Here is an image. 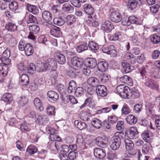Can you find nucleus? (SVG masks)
<instances>
[{
  "label": "nucleus",
  "instance_id": "obj_1",
  "mask_svg": "<svg viewBox=\"0 0 160 160\" xmlns=\"http://www.w3.org/2000/svg\"><path fill=\"white\" fill-rule=\"evenodd\" d=\"M117 134V133L115 134L110 142V147L113 150H116L119 149L121 143L120 137L118 135H116Z\"/></svg>",
  "mask_w": 160,
  "mask_h": 160
},
{
  "label": "nucleus",
  "instance_id": "obj_2",
  "mask_svg": "<svg viewBox=\"0 0 160 160\" xmlns=\"http://www.w3.org/2000/svg\"><path fill=\"white\" fill-rule=\"evenodd\" d=\"M129 88L123 85L118 86L116 88V90L118 94L122 98H127L128 93L129 92Z\"/></svg>",
  "mask_w": 160,
  "mask_h": 160
},
{
  "label": "nucleus",
  "instance_id": "obj_3",
  "mask_svg": "<svg viewBox=\"0 0 160 160\" xmlns=\"http://www.w3.org/2000/svg\"><path fill=\"white\" fill-rule=\"evenodd\" d=\"M102 49L103 53L109 54L111 57H114L117 55V52L113 45L103 46Z\"/></svg>",
  "mask_w": 160,
  "mask_h": 160
},
{
  "label": "nucleus",
  "instance_id": "obj_4",
  "mask_svg": "<svg viewBox=\"0 0 160 160\" xmlns=\"http://www.w3.org/2000/svg\"><path fill=\"white\" fill-rule=\"evenodd\" d=\"M138 132L135 127H131L127 132L126 134L128 137L131 139L137 138L138 137Z\"/></svg>",
  "mask_w": 160,
  "mask_h": 160
},
{
  "label": "nucleus",
  "instance_id": "obj_5",
  "mask_svg": "<svg viewBox=\"0 0 160 160\" xmlns=\"http://www.w3.org/2000/svg\"><path fill=\"white\" fill-rule=\"evenodd\" d=\"M114 28L113 25L109 20L106 21L101 26V29L107 32H109Z\"/></svg>",
  "mask_w": 160,
  "mask_h": 160
},
{
  "label": "nucleus",
  "instance_id": "obj_6",
  "mask_svg": "<svg viewBox=\"0 0 160 160\" xmlns=\"http://www.w3.org/2000/svg\"><path fill=\"white\" fill-rule=\"evenodd\" d=\"M110 18L111 21L115 22H120L122 18L121 14L116 11L111 12Z\"/></svg>",
  "mask_w": 160,
  "mask_h": 160
},
{
  "label": "nucleus",
  "instance_id": "obj_7",
  "mask_svg": "<svg viewBox=\"0 0 160 160\" xmlns=\"http://www.w3.org/2000/svg\"><path fill=\"white\" fill-rule=\"evenodd\" d=\"M95 74L98 76L100 80L103 83H105L108 82L109 78L108 74L99 71H96Z\"/></svg>",
  "mask_w": 160,
  "mask_h": 160
},
{
  "label": "nucleus",
  "instance_id": "obj_8",
  "mask_svg": "<svg viewBox=\"0 0 160 160\" xmlns=\"http://www.w3.org/2000/svg\"><path fill=\"white\" fill-rule=\"evenodd\" d=\"M96 143L98 146L102 148H104L107 145V140L105 137H98L96 139Z\"/></svg>",
  "mask_w": 160,
  "mask_h": 160
},
{
  "label": "nucleus",
  "instance_id": "obj_9",
  "mask_svg": "<svg viewBox=\"0 0 160 160\" xmlns=\"http://www.w3.org/2000/svg\"><path fill=\"white\" fill-rule=\"evenodd\" d=\"M47 95L48 100L51 102H54L59 98L58 94L53 91H48Z\"/></svg>",
  "mask_w": 160,
  "mask_h": 160
},
{
  "label": "nucleus",
  "instance_id": "obj_10",
  "mask_svg": "<svg viewBox=\"0 0 160 160\" xmlns=\"http://www.w3.org/2000/svg\"><path fill=\"white\" fill-rule=\"evenodd\" d=\"M96 92L98 95L104 97L107 95V88L104 85L98 86L96 88Z\"/></svg>",
  "mask_w": 160,
  "mask_h": 160
},
{
  "label": "nucleus",
  "instance_id": "obj_11",
  "mask_svg": "<svg viewBox=\"0 0 160 160\" xmlns=\"http://www.w3.org/2000/svg\"><path fill=\"white\" fill-rule=\"evenodd\" d=\"M55 57L57 62L60 64H63L66 62V58L63 54L59 52H56Z\"/></svg>",
  "mask_w": 160,
  "mask_h": 160
},
{
  "label": "nucleus",
  "instance_id": "obj_12",
  "mask_svg": "<svg viewBox=\"0 0 160 160\" xmlns=\"http://www.w3.org/2000/svg\"><path fill=\"white\" fill-rule=\"evenodd\" d=\"M44 63L47 70L50 69L52 68H56L57 65L56 62L51 58H48Z\"/></svg>",
  "mask_w": 160,
  "mask_h": 160
},
{
  "label": "nucleus",
  "instance_id": "obj_13",
  "mask_svg": "<svg viewBox=\"0 0 160 160\" xmlns=\"http://www.w3.org/2000/svg\"><path fill=\"white\" fill-rule=\"evenodd\" d=\"M93 153L95 157L99 159H102L106 155L104 150L101 148H95Z\"/></svg>",
  "mask_w": 160,
  "mask_h": 160
},
{
  "label": "nucleus",
  "instance_id": "obj_14",
  "mask_svg": "<svg viewBox=\"0 0 160 160\" xmlns=\"http://www.w3.org/2000/svg\"><path fill=\"white\" fill-rule=\"evenodd\" d=\"M50 33L51 35L55 37H59L61 34V32L59 28L54 25L51 27Z\"/></svg>",
  "mask_w": 160,
  "mask_h": 160
},
{
  "label": "nucleus",
  "instance_id": "obj_15",
  "mask_svg": "<svg viewBox=\"0 0 160 160\" xmlns=\"http://www.w3.org/2000/svg\"><path fill=\"white\" fill-rule=\"evenodd\" d=\"M72 65L77 67H80L83 65L82 60L77 57H74L71 59Z\"/></svg>",
  "mask_w": 160,
  "mask_h": 160
},
{
  "label": "nucleus",
  "instance_id": "obj_16",
  "mask_svg": "<svg viewBox=\"0 0 160 160\" xmlns=\"http://www.w3.org/2000/svg\"><path fill=\"white\" fill-rule=\"evenodd\" d=\"M6 29L8 31L14 32L17 30V27L14 22H9L5 26Z\"/></svg>",
  "mask_w": 160,
  "mask_h": 160
},
{
  "label": "nucleus",
  "instance_id": "obj_17",
  "mask_svg": "<svg viewBox=\"0 0 160 160\" xmlns=\"http://www.w3.org/2000/svg\"><path fill=\"white\" fill-rule=\"evenodd\" d=\"M24 50L25 54L28 56L32 55L34 52L33 47L29 43H26Z\"/></svg>",
  "mask_w": 160,
  "mask_h": 160
},
{
  "label": "nucleus",
  "instance_id": "obj_18",
  "mask_svg": "<svg viewBox=\"0 0 160 160\" xmlns=\"http://www.w3.org/2000/svg\"><path fill=\"white\" fill-rule=\"evenodd\" d=\"M129 92L128 93L127 98H137L139 97V93L137 89H134L130 91V89L128 90Z\"/></svg>",
  "mask_w": 160,
  "mask_h": 160
},
{
  "label": "nucleus",
  "instance_id": "obj_19",
  "mask_svg": "<svg viewBox=\"0 0 160 160\" xmlns=\"http://www.w3.org/2000/svg\"><path fill=\"white\" fill-rule=\"evenodd\" d=\"M120 80L122 82L125 83L129 86H132V79L127 75H124L119 78Z\"/></svg>",
  "mask_w": 160,
  "mask_h": 160
},
{
  "label": "nucleus",
  "instance_id": "obj_20",
  "mask_svg": "<svg viewBox=\"0 0 160 160\" xmlns=\"http://www.w3.org/2000/svg\"><path fill=\"white\" fill-rule=\"evenodd\" d=\"M98 70L100 72H105L108 68V64L106 62L102 61L99 62L98 64Z\"/></svg>",
  "mask_w": 160,
  "mask_h": 160
},
{
  "label": "nucleus",
  "instance_id": "obj_21",
  "mask_svg": "<svg viewBox=\"0 0 160 160\" xmlns=\"http://www.w3.org/2000/svg\"><path fill=\"white\" fill-rule=\"evenodd\" d=\"M26 6L29 12L34 14H36L38 13L39 10L36 6L27 3Z\"/></svg>",
  "mask_w": 160,
  "mask_h": 160
},
{
  "label": "nucleus",
  "instance_id": "obj_22",
  "mask_svg": "<svg viewBox=\"0 0 160 160\" xmlns=\"http://www.w3.org/2000/svg\"><path fill=\"white\" fill-rule=\"evenodd\" d=\"M36 66V70L38 72H45L47 70L45 63H42L40 61H37Z\"/></svg>",
  "mask_w": 160,
  "mask_h": 160
},
{
  "label": "nucleus",
  "instance_id": "obj_23",
  "mask_svg": "<svg viewBox=\"0 0 160 160\" xmlns=\"http://www.w3.org/2000/svg\"><path fill=\"white\" fill-rule=\"evenodd\" d=\"M20 81L22 86H27L29 83V78L26 74H23L20 77Z\"/></svg>",
  "mask_w": 160,
  "mask_h": 160
},
{
  "label": "nucleus",
  "instance_id": "obj_24",
  "mask_svg": "<svg viewBox=\"0 0 160 160\" xmlns=\"http://www.w3.org/2000/svg\"><path fill=\"white\" fill-rule=\"evenodd\" d=\"M145 84L146 86L153 89H157L158 88V86L156 84L155 82L152 79H147Z\"/></svg>",
  "mask_w": 160,
  "mask_h": 160
},
{
  "label": "nucleus",
  "instance_id": "obj_25",
  "mask_svg": "<svg viewBox=\"0 0 160 160\" xmlns=\"http://www.w3.org/2000/svg\"><path fill=\"white\" fill-rule=\"evenodd\" d=\"M42 16L43 20L46 21L47 23L48 22V24H49V22L52 18L51 14L48 11H43L42 12Z\"/></svg>",
  "mask_w": 160,
  "mask_h": 160
},
{
  "label": "nucleus",
  "instance_id": "obj_26",
  "mask_svg": "<svg viewBox=\"0 0 160 160\" xmlns=\"http://www.w3.org/2000/svg\"><path fill=\"white\" fill-rule=\"evenodd\" d=\"M138 4L139 5H142L139 4V1L138 0H129L127 6L128 8L132 10L136 8Z\"/></svg>",
  "mask_w": 160,
  "mask_h": 160
},
{
  "label": "nucleus",
  "instance_id": "obj_27",
  "mask_svg": "<svg viewBox=\"0 0 160 160\" xmlns=\"http://www.w3.org/2000/svg\"><path fill=\"white\" fill-rule=\"evenodd\" d=\"M35 106L37 109L39 110L40 111H43L44 108L42 106V103L39 98H36L33 101Z\"/></svg>",
  "mask_w": 160,
  "mask_h": 160
},
{
  "label": "nucleus",
  "instance_id": "obj_28",
  "mask_svg": "<svg viewBox=\"0 0 160 160\" xmlns=\"http://www.w3.org/2000/svg\"><path fill=\"white\" fill-rule=\"evenodd\" d=\"M153 136V133L149 130L145 131L142 134L143 139L146 142H149V139Z\"/></svg>",
  "mask_w": 160,
  "mask_h": 160
},
{
  "label": "nucleus",
  "instance_id": "obj_29",
  "mask_svg": "<svg viewBox=\"0 0 160 160\" xmlns=\"http://www.w3.org/2000/svg\"><path fill=\"white\" fill-rule=\"evenodd\" d=\"M86 65L91 68H93L96 67L97 62L96 60L93 58H89L86 62Z\"/></svg>",
  "mask_w": 160,
  "mask_h": 160
},
{
  "label": "nucleus",
  "instance_id": "obj_30",
  "mask_svg": "<svg viewBox=\"0 0 160 160\" xmlns=\"http://www.w3.org/2000/svg\"><path fill=\"white\" fill-rule=\"evenodd\" d=\"M126 119L127 122L129 124H134L137 121V118L132 114H129L127 116Z\"/></svg>",
  "mask_w": 160,
  "mask_h": 160
},
{
  "label": "nucleus",
  "instance_id": "obj_31",
  "mask_svg": "<svg viewBox=\"0 0 160 160\" xmlns=\"http://www.w3.org/2000/svg\"><path fill=\"white\" fill-rule=\"evenodd\" d=\"M88 84L93 87H96L98 84L99 81L96 78L94 77H91L87 80Z\"/></svg>",
  "mask_w": 160,
  "mask_h": 160
},
{
  "label": "nucleus",
  "instance_id": "obj_32",
  "mask_svg": "<svg viewBox=\"0 0 160 160\" xmlns=\"http://www.w3.org/2000/svg\"><path fill=\"white\" fill-rule=\"evenodd\" d=\"M85 12L88 15H92L94 12V10L92 6L88 4H85L83 6Z\"/></svg>",
  "mask_w": 160,
  "mask_h": 160
},
{
  "label": "nucleus",
  "instance_id": "obj_33",
  "mask_svg": "<svg viewBox=\"0 0 160 160\" xmlns=\"http://www.w3.org/2000/svg\"><path fill=\"white\" fill-rule=\"evenodd\" d=\"M88 47L92 52H96L99 48L98 45L93 41L89 42Z\"/></svg>",
  "mask_w": 160,
  "mask_h": 160
},
{
  "label": "nucleus",
  "instance_id": "obj_34",
  "mask_svg": "<svg viewBox=\"0 0 160 160\" xmlns=\"http://www.w3.org/2000/svg\"><path fill=\"white\" fill-rule=\"evenodd\" d=\"M28 101V99L27 97L23 96L20 97L18 101V103L19 106H23L27 103Z\"/></svg>",
  "mask_w": 160,
  "mask_h": 160
},
{
  "label": "nucleus",
  "instance_id": "obj_35",
  "mask_svg": "<svg viewBox=\"0 0 160 160\" xmlns=\"http://www.w3.org/2000/svg\"><path fill=\"white\" fill-rule=\"evenodd\" d=\"M74 124L80 130L85 129L87 127L86 124L83 122H79L76 120L74 121Z\"/></svg>",
  "mask_w": 160,
  "mask_h": 160
},
{
  "label": "nucleus",
  "instance_id": "obj_36",
  "mask_svg": "<svg viewBox=\"0 0 160 160\" xmlns=\"http://www.w3.org/2000/svg\"><path fill=\"white\" fill-rule=\"evenodd\" d=\"M11 62V60L8 58H0V64L2 67L3 66H8L9 65Z\"/></svg>",
  "mask_w": 160,
  "mask_h": 160
},
{
  "label": "nucleus",
  "instance_id": "obj_37",
  "mask_svg": "<svg viewBox=\"0 0 160 160\" xmlns=\"http://www.w3.org/2000/svg\"><path fill=\"white\" fill-rule=\"evenodd\" d=\"M55 108L53 106L48 105L46 108V111L47 114L49 116L54 115H55Z\"/></svg>",
  "mask_w": 160,
  "mask_h": 160
},
{
  "label": "nucleus",
  "instance_id": "obj_38",
  "mask_svg": "<svg viewBox=\"0 0 160 160\" xmlns=\"http://www.w3.org/2000/svg\"><path fill=\"white\" fill-rule=\"evenodd\" d=\"M37 121L40 124H44L47 123L48 119L46 115H41L38 116Z\"/></svg>",
  "mask_w": 160,
  "mask_h": 160
},
{
  "label": "nucleus",
  "instance_id": "obj_39",
  "mask_svg": "<svg viewBox=\"0 0 160 160\" xmlns=\"http://www.w3.org/2000/svg\"><path fill=\"white\" fill-rule=\"evenodd\" d=\"M62 9L63 11L67 13H71L73 11V8L69 3H66L63 5Z\"/></svg>",
  "mask_w": 160,
  "mask_h": 160
},
{
  "label": "nucleus",
  "instance_id": "obj_40",
  "mask_svg": "<svg viewBox=\"0 0 160 160\" xmlns=\"http://www.w3.org/2000/svg\"><path fill=\"white\" fill-rule=\"evenodd\" d=\"M37 150L38 149L36 147L31 145L28 147L26 151L28 154L32 155L36 152Z\"/></svg>",
  "mask_w": 160,
  "mask_h": 160
},
{
  "label": "nucleus",
  "instance_id": "obj_41",
  "mask_svg": "<svg viewBox=\"0 0 160 160\" xmlns=\"http://www.w3.org/2000/svg\"><path fill=\"white\" fill-rule=\"evenodd\" d=\"M76 84L74 81H71L69 83L68 91L69 93H72L75 90L76 87Z\"/></svg>",
  "mask_w": 160,
  "mask_h": 160
},
{
  "label": "nucleus",
  "instance_id": "obj_42",
  "mask_svg": "<svg viewBox=\"0 0 160 160\" xmlns=\"http://www.w3.org/2000/svg\"><path fill=\"white\" fill-rule=\"evenodd\" d=\"M30 32L33 34H36L38 33L39 31V27L38 25H32L29 27Z\"/></svg>",
  "mask_w": 160,
  "mask_h": 160
},
{
  "label": "nucleus",
  "instance_id": "obj_43",
  "mask_svg": "<svg viewBox=\"0 0 160 160\" xmlns=\"http://www.w3.org/2000/svg\"><path fill=\"white\" fill-rule=\"evenodd\" d=\"M9 7L11 10L15 11L18 9V5L17 2L14 0L10 3Z\"/></svg>",
  "mask_w": 160,
  "mask_h": 160
},
{
  "label": "nucleus",
  "instance_id": "obj_44",
  "mask_svg": "<svg viewBox=\"0 0 160 160\" xmlns=\"http://www.w3.org/2000/svg\"><path fill=\"white\" fill-rule=\"evenodd\" d=\"M90 117L89 113L87 112H82L79 114L80 118L84 121H87Z\"/></svg>",
  "mask_w": 160,
  "mask_h": 160
},
{
  "label": "nucleus",
  "instance_id": "obj_45",
  "mask_svg": "<svg viewBox=\"0 0 160 160\" xmlns=\"http://www.w3.org/2000/svg\"><path fill=\"white\" fill-rule=\"evenodd\" d=\"M53 22L54 24L58 26H62L65 23L64 21L60 17L54 18L53 19Z\"/></svg>",
  "mask_w": 160,
  "mask_h": 160
},
{
  "label": "nucleus",
  "instance_id": "obj_46",
  "mask_svg": "<svg viewBox=\"0 0 160 160\" xmlns=\"http://www.w3.org/2000/svg\"><path fill=\"white\" fill-rule=\"evenodd\" d=\"M2 99L5 102H9L12 100V95L10 93H6L3 95Z\"/></svg>",
  "mask_w": 160,
  "mask_h": 160
},
{
  "label": "nucleus",
  "instance_id": "obj_47",
  "mask_svg": "<svg viewBox=\"0 0 160 160\" xmlns=\"http://www.w3.org/2000/svg\"><path fill=\"white\" fill-rule=\"evenodd\" d=\"M28 70L29 73L33 74L36 70V66L33 63H31L28 67Z\"/></svg>",
  "mask_w": 160,
  "mask_h": 160
},
{
  "label": "nucleus",
  "instance_id": "obj_48",
  "mask_svg": "<svg viewBox=\"0 0 160 160\" xmlns=\"http://www.w3.org/2000/svg\"><path fill=\"white\" fill-rule=\"evenodd\" d=\"M92 125L96 128L99 129L101 126V122L98 119H95L92 122Z\"/></svg>",
  "mask_w": 160,
  "mask_h": 160
},
{
  "label": "nucleus",
  "instance_id": "obj_49",
  "mask_svg": "<svg viewBox=\"0 0 160 160\" xmlns=\"http://www.w3.org/2000/svg\"><path fill=\"white\" fill-rule=\"evenodd\" d=\"M151 41L154 44H158L160 42V37L154 34L151 36Z\"/></svg>",
  "mask_w": 160,
  "mask_h": 160
},
{
  "label": "nucleus",
  "instance_id": "obj_50",
  "mask_svg": "<svg viewBox=\"0 0 160 160\" xmlns=\"http://www.w3.org/2000/svg\"><path fill=\"white\" fill-rule=\"evenodd\" d=\"M84 89L82 87H78L75 92V93L77 97H79L84 94Z\"/></svg>",
  "mask_w": 160,
  "mask_h": 160
},
{
  "label": "nucleus",
  "instance_id": "obj_51",
  "mask_svg": "<svg viewBox=\"0 0 160 160\" xmlns=\"http://www.w3.org/2000/svg\"><path fill=\"white\" fill-rule=\"evenodd\" d=\"M66 20V23L69 25H71L72 22H75L76 20L74 16L72 15H69L67 16Z\"/></svg>",
  "mask_w": 160,
  "mask_h": 160
},
{
  "label": "nucleus",
  "instance_id": "obj_52",
  "mask_svg": "<svg viewBox=\"0 0 160 160\" xmlns=\"http://www.w3.org/2000/svg\"><path fill=\"white\" fill-rule=\"evenodd\" d=\"M126 149H128L129 148H132L134 146V144L128 138H125L124 140Z\"/></svg>",
  "mask_w": 160,
  "mask_h": 160
},
{
  "label": "nucleus",
  "instance_id": "obj_53",
  "mask_svg": "<svg viewBox=\"0 0 160 160\" xmlns=\"http://www.w3.org/2000/svg\"><path fill=\"white\" fill-rule=\"evenodd\" d=\"M126 149V153L128 157H130L136 154V152L133 148V147L129 148L128 149Z\"/></svg>",
  "mask_w": 160,
  "mask_h": 160
},
{
  "label": "nucleus",
  "instance_id": "obj_54",
  "mask_svg": "<svg viewBox=\"0 0 160 160\" xmlns=\"http://www.w3.org/2000/svg\"><path fill=\"white\" fill-rule=\"evenodd\" d=\"M88 48V46L85 44H82L78 46L77 48V51L79 52H82L87 50Z\"/></svg>",
  "mask_w": 160,
  "mask_h": 160
},
{
  "label": "nucleus",
  "instance_id": "obj_55",
  "mask_svg": "<svg viewBox=\"0 0 160 160\" xmlns=\"http://www.w3.org/2000/svg\"><path fill=\"white\" fill-rule=\"evenodd\" d=\"M61 152L62 153L66 154L69 151V147L67 145H62L61 147Z\"/></svg>",
  "mask_w": 160,
  "mask_h": 160
},
{
  "label": "nucleus",
  "instance_id": "obj_56",
  "mask_svg": "<svg viewBox=\"0 0 160 160\" xmlns=\"http://www.w3.org/2000/svg\"><path fill=\"white\" fill-rule=\"evenodd\" d=\"M76 142L77 144L79 146L81 147L82 146L83 142V139L82 136L81 135H79L77 136Z\"/></svg>",
  "mask_w": 160,
  "mask_h": 160
},
{
  "label": "nucleus",
  "instance_id": "obj_57",
  "mask_svg": "<svg viewBox=\"0 0 160 160\" xmlns=\"http://www.w3.org/2000/svg\"><path fill=\"white\" fill-rule=\"evenodd\" d=\"M121 35V32H120L115 33L113 35L110 36L109 39L111 41H115L118 40L119 36Z\"/></svg>",
  "mask_w": 160,
  "mask_h": 160
},
{
  "label": "nucleus",
  "instance_id": "obj_58",
  "mask_svg": "<svg viewBox=\"0 0 160 160\" xmlns=\"http://www.w3.org/2000/svg\"><path fill=\"white\" fill-rule=\"evenodd\" d=\"M49 138L52 141L54 140L57 142H60L61 141V138L59 136L57 135L56 133H54L53 135H50Z\"/></svg>",
  "mask_w": 160,
  "mask_h": 160
},
{
  "label": "nucleus",
  "instance_id": "obj_59",
  "mask_svg": "<svg viewBox=\"0 0 160 160\" xmlns=\"http://www.w3.org/2000/svg\"><path fill=\"white\" fill-rule=\"evenodd\" d=\"M2 70L0 71V75L2 76H5L8 72V67L6 66L2 67Z\"/></svg>",
  "mask_w": 160,
  "mask_h": 160
},
{
  "label": "nucleus",
  "instance_id": "obj_60",
  "mask_svg": "<svg viewBox=\"0 0 160 160\" xmlns=\"http://www.w3.org/2000/svg\"><path fill=\"white\" fill-rule=\"evenodd\" d=\"M121 111L122 114H127L130 112L129 108L127 104L123 106Z\"/></svg>",
  "mask_w": 160,
  "mask_h": 160
},
{
  "label": "nucleus",
  "instance_id": "obj_61",
  "mask_svg": "<svg viewBox=\"0 0 160 160\" xmlns=\"http://www.w3.org/2000/svg\"><path fill=\"white\" fill-rule=\"evenodd\" d=\"M122 24L125 26H129L130 25L129 17H125L123 18L122 21Z\"/></svg>",
  "mask_w": 160,
  "mask_h": 160
},
{
  "label": "nucleus",
  "instance_id": "obj_62",
  "mask_svg": "<svg viewBox=\"0 0 160 160\" xmlns=\"http://www.w3.org/2000/svg\"><path fill=\"white\" fill-rule=\"evenodd\" d=\"M46 132L48 134H49L50 135H53L54 133H56L57 131L53 128L50 127H48L46 128Z\"/></svg>",
  "mask_w": 160,
  "mask_h": 160
},
{
  "label": "nucleus",
  "instance_id": "obj_63",
  "mask_svg": "<svg viewBox=\"0 0 160 160\" xmlns=\"http://www.w3.org/2000/svg\"><path fill=\"white\" fill-rule=\"evenodd\" d=\"M124 127V122L122 121H119L118 122L116 126V128L118 130H122Z\"/></svg>",
  "mask_w": 160,
  "mask_h": 160
},
{
  "label": "nucleus",
  "instance_id": "obj_64",
  "mask_svg": "<svg viewBox=\"0 0 160 160\" xmlns=\"http://www.w3.org/2000/svg\"><path fill=\"white\" fill-rule=\"evenodd\" d=\"M78 156V154L76 152H70L68 154V158L70 160H73Z\"/></svg>",
  "mask_w": 160,
  "mask_h": 160
}]
</instances>
